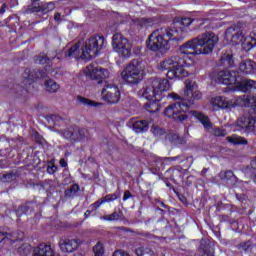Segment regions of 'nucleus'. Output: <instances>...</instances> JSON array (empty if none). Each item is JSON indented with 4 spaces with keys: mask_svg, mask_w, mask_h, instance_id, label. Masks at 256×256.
Returning <instances> with one entry per match:
<instances>
[{
    "mask_svg": "<svg viewBox=\"0 0 256 256\" xmlns=\"http://www.w3.org/2000/svg\"><path fill=\"white\" fill-rule=\"evenodd\" d=\"M183 99L181 96L177 95L176 93L168 94L170 99H174V101H179L174 104L169 105L165 111L164 115L169 117V119H174V121H187L189 115H187V111H189V104L185 103L187 101H199L203 97L201 91L197 87V83L192 81H186L185 88L182 93Z\"/></svg>",
    "mask_w": 256,
    "mask_h": 256,
    "instance_id": "1",
    "label": "nucleus"
},
{
    "mask_svg": "<svg viewBox=\"0 0 256 256\" xmlns=\"http://www.w3.org/2000/svg\"><path fill=\"white\" fill-rule=\"evenodd\" d=\"M104 43L105 39L103 36H94L83 44L81 50H79V43L70 48H65L62 56L74 57V59H93L103 49Z\"/></svg>",
    "mask_w": 256,
    "mask_h": 256,
    "instance_id": "2",
    "label": "nucleus"
},
{
    "mask_svg": "<svg viewBox=\"0 0 256 256\" xmlns=\"http://www.w3.org/2000/svg\"><path fill=\"white\" fill-rule=\"evenodd\" d=\"M171 89V84H169V80L167 79H154L148 81L140 91L139 95L147 101H161L163 99V93L165 91H169Z\"/></svg>",
    "mask_w": 256,
    "mask_h": 256,
    "instance_id": "3",
    "label": "nucleus"
},
{
    "mask_svg": "<svg viewBox=\"0 0 256 256\" xmlns=\"http://www.w3.org/2000/svg\"><path fill=\"white\" fill-rule=\"evenodd\" d=\"M143 75H145V65L139 60H134L121 72V79L130 85H137L143 81Z\"/></svg>",
    "mask_w": 256,
    "mask_h": 256,
    "instance_id": "4",
    "label": "nucleus"
},
{
    "mask_svg": "<svg viewBox=\"0 0 256 256\" xmlns=\"http://www.w3.org/2000/svg\"><path fill=\"white\" fill-rule=\"evenodd\" d=\"M165 37L166 36L161 29L155 30L150 34L146 42L147 49L154 51L155 53H167V51L171 49V45L169 44V40Z\"/></svg>",
    "mask_w": 256,
    "mask_h": 256,
    "instance_id": "5",
    "label": "nucleus"
},
{
    "mask_svg": "<svg viewBox=\"0 0 256 256\" xmlns=\"http://www.w3.org/2000/svg\"><path fill=\"white\" fill-rule=\"evenodd\" d=\"M193 23L191 18H182L174 22L169 28L160 29L163 34L168 38V41H181L183 39V32L186 27Z\"/></svg>",
    "mask_w": 256,
    "mask_h": 256,
    "instance_id": "6",
    "label": "nucleus"
},
{
    "mask_svg": "<svg viewBox=\"0 0 256 256\" xmlns=\"http://www.w3.org/2000/svg\"><path fill=\"white\" fill-rule=\"evenodd\" d=\"M196 43L200 47L198 48L200 55H210L213 53L215 45L219 43V37L215 33L206 32L196 37Z\"/></svg>",
    "mask_w": 256,
    "mask_h": 256,
    "instance_id": "7",
    "label": "nucleus"
},
{
    "mask_svg": "<svg viewBox=\"0 0 256 256\" xmlns=\"http://www.w3.org/2000/svg\"><path fill=\"white\" fill-rule=\"evenodd\" d=\"M112 47L120 57H123L124 59H129V57H131V49H133V45L129 39L123 36V34L116 33L113 35Z\"/></svg>",
    "mask_w": 256,
    "mask_h": 256,
    "instance_id": "8",
    "label": "nucleus"
},
{
    "mask_svg": "<svg viewBox=\"0 0 256 256\" xmlns=\"http://www.w3.org/2000/svg\"><path fill=\"white\" fill-rule=\"evenodd\" d=\"M195 60L193 58H179L176 62V66L173 67L170 71L167 72L168 79H185L189 77V71L185 67H192Z\"/></svg>",
    "mask_w": 256,
    "mask_h": 256,
    "instance_id": "9",
    "label": "nucleus"
},
{
    "mask_svg": "<svg viewBox=\"0 0 256 256\" xmlns=\"http://www.w3.org/2000/svg\"><path fill=\"white\" fill-rule=\"evenodd\" d=\"M226 37H231L232 45H241L244 51H251V49H253L251 38H248V36L243 33V30L228 28L226 30Z\"/></svg>",
    "mask_w": 256,
    "mask_h": 256,
    "instance_id": "10",
    "label": "nucleus"
},
{
    "mask_svg": "<svg viewBox=\"0 0 256 256\" xmlns=\"http://www.w3.org/2000/svg\"><path fill=\"white\" fill-rule=\"evenodd\" d=\"M210 79L215 83H222V85H237L239 77L235 71H220L219 73H211Z\"/></svg>",
    "mask_w": 256,
    "mask_h": 256,
    "instance_id": "11",
    "label": "nucleus"
},
{
    "mask_svg": "<svg viewBox=\"0 0 256 256\" xmlns=\"http://www.w3.org/2000/svg\"><path fill=\"white\" fill-rule=\"evenodd\" d=\"M235 107H252V109H256V99L255 97L243 96L230 101L226 100L224 109H233Z\"/></svg>",
    "mask_w": 256,
    "mask_h": 256,
    "instance_id": "12",
    "label": "nucleus"
},
{
    "mask_svg": "<svg viewBox=\"0 0 256 256\" xmlns=\"http://www.w3.org/2000/svg\"><path fill=\"white\" fill-rule=\"evenodd\" d=\"M84 74L90 79H109L111 77V72L109 70L96 67L95 65L91 64L84 69Z\"/></svg>",
    "mask_w": 256,
    "mask_h": 256,
    "instance_id": "13",
    "label": "nucleus"
},
{
    "mask_svg": "<svg viewBox=\"0 0 256 256\" xmlns=\"http://www.w3.org/2000/svg\"><path fill=\"white\" fill-rule=\"evenodd\" d=\"M102 98L106 103L114 105L115 103H119L121 92L117 86L108 85L102 90Z\"/></svg>",
    "mask_w": 256,
    "mask_h": 256,
    "instance_id": "14",
    "label": "nucleus"
},
{
    "mask_svg": "<svg viewBox=\"0 0 256 256\" xmlns=\"http://www.w3.org/2000/svg\"><path fill=\"white\" fill-rule=\"evenodd\" d=\"M234 131H243L249 133V131H256V120L251 117L242 116L234 124Z\"/></svg>",
    "mask_w": 256,
    "mask_h": 256,
    "instance_id": "15",
    "label": "nucleus"
},
{
    "mask_svg": "<svg viewBox=\"0 0 256 256\" xmlns=\"http://www.w3.org/2000/svg\"><path fill=\"white\" fill-rule=\"evenodd\" d=\"M181 55H187L185 59H189V55H193L194 57L196 55H201L199 52L198 44L196 38H193L191 40H188L186 43H184L180 49H179Z\"/></svg>",
    "mask_w": 256,
    "mask_h": 256,
    "instance_id": "16",
    "label": "nucleus"
},
{
    "mask_svg": "<svg viewBox=\"0 0 256 256\" xmlns=\"http://www.w3.org/2000/svg\"><path fill=\"white\" fill-rule=\"evenodd\" d=\"M79 245H81V240L79 239H61L59 241V248L64 253H73V251H77L79 248Z\"/></svg>",
    "mask_w": 256,
    "mask_h": 256,
    "instance_id": "17",
    "label": "nucleus"
},
{
    "mask_svg": "<svg viewBox=\"0 0 256 256\" xmlns=\"http://www.w3.org/2000/svg\"><path fill=\"white\" fill-rule=\"evenodd\" d=\"M177 61H179V56H174L171 58H165L158 63L159 71H171L173 67H176Z\"/></svg>",
    "mask_w": 256,
    "mask_h": 256,
    "instance_id": "18",
    "label": "nucleus"
},
{
    "mask_svg": "<svg viewBox=\"0 0 256 256\" xmlns=\"http://www.w3.org/2000/svg\"><path fill=\"white\" fill-rule=\"evenodd\" d=\"M85 135H87V130L85 129H75L73 130H65L63 132V136L66 139H72V141H79L81 139H83V137H85Z\"/></svg>",
    "mask_w": 256,
    "mask_h": 256,
    "instance_id": "19",
    "label": "nucleus"
},
{
    "mask_svg": "<svg viewBox=\"0 0 256 256\" xmlns=\"http://www.w3.org/2000/svg\"><path fill=\"white\" fill-rule=\"evenodd\" d=\"M32 256H55V251L50 245L40 244L34 249Z\"/></svg>",
    "mask_w": 256,
    "mask_h": 256,
    "instance_id": "20",
    "label": "nucleus"
},
{
    "mask_svg": "<svg viewBox=\"0 0 256 256\" xmlns=\"http://www.w3.org/2000/svg\"><path fill=\"white\" fill-rule=\"evenodd\" d=\"M255 69H256V64L251 60H244L239 65V71L244 75H251V73H253Z\"/></svg>",
    "mask_w": 256,
    "mask_h": 256,
    "instance_id": "21",
    "label": "nucleus"
},
{
    "mask_svg": "<svg viewBox=\"0 0 256 256\" xmlns=\"http://www.w3.org/2000/svg\"><path fill=\"white\" fill-rule=\"evenodd\" d=\"M129 123L132 125V129L135 133H145V131L149 130V123L145 120H130Z\"/></svg>",
    "mask_w": 256,
    "mask_h": 256,
    "instance_id": "22",
    "label": "nucleus"
},
{
    "mask_svg": "<svg viewBox=\"0 0 256 256\" xmlns=\"http://www.w3.org/2000/svg\"><path fill=\"white\" fill-rule=\"evenodd\" d=\"M191 115L195 117V119H198V121H200L204 129L209 130L213 127V125L211 124V120H209V117H207L205 114L197 111H192Z\"/></svg>",
    "mask_w": 256,
    "mask_h": 256,
    "instance_id": "23",
    "label": "nucleus"
},
{
    "mask_svg": "<svg viewBox=\"0 0 256 256\" xmlns=\"http://www.w3.org/2000/svg\"><path fill=\"white\" fill-rule=\"evenodd\" d=\"M23 237L24 234L21 231L12 233L0 232V243L5 241V239H10L11 241H22Z\"/></svg>",
    "mask_w": 256,
    "mask_h": 256,
    "instance_id": "24",
    "label": "nucleus"
},
{
    "mask_svg": "<svg viewBox=\"0 0 256 256\" xmlns=\"http://www.w3.org/2000/svg\"><path fill=\"white\" fill-rule=\"evenodd\" d=\"M225 98L221 96H215L210 100V105L213 111H219L221 109H225Z\"/></svg>",
    "mask_w": 256,
    "mask_h": 256,
    "instance_id": "25",
    "label": "nucleus"
},
{
    "mask_svg": "<svg viewBox=\"0 0 256 256\" xmlns=\"http://www.w3.org/2000/svg\"><path fill=\"white\" fill-rule=\"evenodd\" d=\"M44 87L48 93H57V91L61 89L59 84H57V82L51 79L45 81Z\"/></svg>",
    "mask_w": 256,
    "mask_h": 256,
    "instance_id": "26",
    "label": "nucleus"
},
{
    "mask_svg": "<svg viewBox=\"0 0 256 256\" xmlns=\"http://www.w3.org/2000/svg\"><path fill=\"white\" fill-rule=\"evenodd\" d=\"M227 142L232 143V145H247V140L237 135H232L230 137H227Z\"/></svg>",
    "mask_w": 256,
    "mask_h": 256,
    "instance_id": "27",
    "label": "nucleus"
},
{
    "mask_svg": "<svg viewBox=\"0 0 256 256\" xmlns=\"http://www.w3.org/2000/svg\"><path fill=\"white\" fill-rule=\"evenodd\" d=\"M78 103H81V105H85L86 107H99V105H101V103H96L93 100L84 98L82 96H78Z\"/></svg>",
    "mask_w": 256,
    "mask_h": 256,
    "instance_id": "28",
    "label": "nucleus"
},
{
    "mask_svg": "<svg viewBox=\"0 0 256 256\" xmlns=\"http://www.w3.org/2000/svg\"><path fill=\"white\" fill-rule=\"evenodd\" d=\"M159 100H152L151 102L146 103L145 107L146 110H148L149 113H157V111H159Z\"/></svg>",
    "mask_w": 256,
    "mask_h": 256,
    "instance_id": "29",
    "label": "nucleus"
},
{
    "mask_svg": "<svg viewBox=\"0 0 256 256\" xmlns=\"http://www.w3.org/2000/svg\"><path fill=\"white\" fill-rule=\"evenodd\" d=\"M137 256H155V252L151 248L139 247L136 249Z\"/></svg>",
    "mask_w": 256,
    "mask_h": 256,
    "instance_id": "30",
    "label": "nucleus"
},
{
    "mask_svg": "<svg viewBox=\"0 0 256 256\" xmlns=\"http://www.w3.org/2000/svg\"><path fill=\"white\" fill-rule=\"evenodd\" d=\"M219 177L222 181H226V183H229V181H235V174H233V171L220 172Z\"/></svg>",
    "mask_w": 256,
    "mask_h": 256,
    "instance_id": "31",
    "label": "nucleus"
},
{
    "mask_svg": "<svg viewBox=\"0 0 256 256\" xmlns=\"http://www.w3.org/2000/svg\"><path fill=\"white\" fill-rule=\"evenodd\" d=\"M93 252L94 256H104L105 255V249L103 248V244L98 242L94 247H93Z\"/></svg>",
    "mask_w": 256,
    "mask_h": 256,
    "instance_id": "32",
    "label": "nucleus"
},
{
    "mask_svg": "<svg viewBox=\"0 0 256 256\" xmlns=\"http://www.w3.org/2000/svg\"><path fill=\"white\" fill-rule=\"evenodd\" d=\"M101 221H118L119 213L113 212L112 214L104 215L100 217Z\"/></svg>",
    "mask_w": 256,
    "mask_h": 256,
    "instance_id": "33",
    "label": "nucleus"
},
{
    "mask_svg": "<svg viewBox=\"0 0 256 256\" xmlns=\"http://www.w3.org/2000/svg\"><path fill=\"white\" fill-rule=\"evenodd\" d=\"M201 252L203 253L202 256H213V250L209 248V246H204L203 247V242H201V247H200Z\"/></svg>",
    "mask_w": 256,
    "mask_h": 256,
    "instance_id": "34",
    "label": "nucleus"
},
{
    "mask_svg": "<svg viewBox=\"0 0 256 256\" xmlns=\"http://www.w3.org/2000/svg\"><path fill=\"white\" fill-rule=\"evenodd\" d=\"M222 61H227L228 65L233 66V64L235 63V61L233 60V55L231 54H224L222 56Z\"/></svg>",
    "mask_w": 256,
    "mask_h": 256,
    "instance_id": "35",
    "label": "nucleus"
},
{
    "mask_svg": "<svg viewBox=\"0 0 256 256\" xmlns=\"http://www.w3.org/2000/svg\"><path fill=\"white\" fill-rule=\"evenodd\" d=\"M55 9V4L53 2L47 3L43 6V13H49V11H53Z\"/></svg>",
    "mask_w": 256,
    "mask_h": 256,
    "instance_id": "36",
    "label": "nucleus"
},
{
    "mask_svg": "<svg viewBox=\"0 0 256 256\" xmlns=\"http://www.w3.org/2000/svg\"><path fill=\"white\" fill-rule=\"evenodd\" d=\"M214 135L216 137H225V135H227V131H225V129L216 128L214 130Z\"/></svg>",
    "mask_w": 256,
    "mask_h": 256,
    "instance_id": "37",
    "label": "nucleus"
},
{
    "mask_svg": "<svg viewBox=\"0 0 256 256\" xmlns=\"http://www.w3.org/2000/svg\"><path fill=\"white\" fill-rule=\"evenodd\" d=\"M103 203H106L105 198L102 200H98L94 204H92L91 209H93L94 211H97V209H99V207H101V205H103Z\"/></svg>",
    "mask_w": 256,
    "mask_h": 256,
    "instance_id": "38",
    "label": "nucleus"
},
{
    "mask_svg": "<svg viewBox=\"0 0 256 256\" xmlns=\"http://www.w3.org/2000/svg\"><path fill=\"white\" fill-rule=\"evenodd\" d=\"M248 39H250V42L252 44V48L255 47V45H256V31L251 32L250 35L248 36Z\"/></svg>",
    "mask_w": 256,
    "mask_h": 256,
    "instance_id": "39",
    "label": "nucleus"
},
{
    "mask_svg": "<svg viewBox=\"0 0 256 256\" xmlns=\"http://www.w3.org/2000/svg\"><path fill=\"white\" fill-rule=\"evenodd\" d=\"M112 256H131L125 250H116Z\"/></svg>",
    "mask_w": 256,
    "mask_h": 256,
    "instance_id": "40",
    "label": "nucleus"
},
{
    "mask_svg": "<svg viewBox=\"0 0 256 256\" xmlns=\"http://www.w3.org/2000/svg\"><path fill=\"white\" fill-rule=\"evenodd\" d=\"M117 199V195L115 194H112V195H107L105 198H104V201L106 203H109V201H116Z\"/></svg>",
    "mask_w": 256,
    "mask_h": 256,
    "instance_id": "41",
    "label": "nucleus"
},
{
    "mask_svg": "<svg viewBox=\"0 0 256 256\" xmlns=\"http://www.w3.org/2000/svg\"><path fill=\"white\" fill-rule=\"evenodd\" d=\"M135 23L136 25H140V27H145V25H147V19L136 20Z\"/></svg>",
    "mask_w": 256,
    "mask_h": 256,
    "instance_id": "42",
    "label": "nucleus"
},
{
    "mask_svg": "<svg viewBox=\"0 0 256 256\" xmlns=\"http://www.w3.org/2000/svg\"><path fill=\"white\" fill-rule=\"evenodd\" d=\"M131 197H133V195L131 194V192L129 190H126L124 192V196H123V201H127V199H131Z\"/></svg>",
    "mask_w": 256,
    "mask_h": 256,
    "instance_id": "43",
    "label": "nucleus"
},
{
    "mask_svg": "<svg viewBox=\"0 0 256 256\" xmlns=\"http://www.w3.org/2000/svg\"><path fill=\"white\" fill-rule=\"evenodd\" d=\"M71 193H77L79 191V185L74 184L72 185V187L70 188Z\"/></svg>",
    "mask_w": 256,
    "mask_h": 256,
    "instance_id": "44",
    "label": "nucleus"
},
{
    "mask_svg": "<svg viewBox=\"0 0 256 256\" xmlns=\"http://www.w3.org/2000/svg\"><path fill=\"white\" fill-rule=\"evenodd\" d=\"M56 171H57V167H55V166H48V168H47V172L50 174H53Z\"/></svg>",
    "mask_w": 256,
    "mask_h": 256,
    "instance_id": "45",
    "label": "nucleus"
},
{
    "mask_svg": "<svg viewBox=\"0 0 256 256\" xmlns=\"http://www.w3.org/2000/svg\"><path fill=\"white\" fill-rule=\"evenodd\" d=\"M55 21H61V14L56 13L54 16Z\"/></svg>",
    "mask_w": 256,
    "mask_h": 256,
    "instance_id": "46",
    "label": "nucleus"
},
{
    "mask_svg": "<svg viewBox=\"0 0 256 256\" xmlns=\"http://www.w3.org/2000/svg\"><path fill=\"white\" fill-rule=\"evenodd\" d=\"M250 245L249 244H244L243 246H242V249L244 250V251H249V249H250Z\"/></svg>",
    "mask_w": 256,
    "mask_h": 256,
    "instance_id": "47",
    "label": "nucleus"
},
{
    "mask_svg": "<svg viewBox=\"0 0 256 256\" xmlns=\"http://www.w3.org/2000/svg\"><path fill=\"white\" fill-rule=\"evenodd\" d=\"M151 131H152V133H154V135H157V132L159 131V128L153 126Z\"/></svg>",
    "mask_w": 256,
    "mask_h": 256,
    "instance_id": "48",
    "label": "nucleus"
},
{
    "mask_svg": "<svg viewBox=\"0 0 256 256\" xmlns=\"http://www.w3.org/2000/svg\"><path fill=\"white\" fill-rule=\"evenodd\" d=\"M60 165H61V167H65L67 165V161H65V159L62 158L60 160Z\"/></svg>",
    "mask_w": 256,
    "mask_h": 256,
    "instance_id": "49",
    "label": "nucleus"
},
{
    "mask_svg": "<svg viewBox=\"0 0 256 256\" xmlns=\"http://www.w3.org/2000/svg\"><path fill=\"white\" fill-rule=\"evenodd\" d=\"M7 5L3 4L2 8L0 10V13H5V9H6Z\"/></svg>",
    "mask_w": 256,
    "mask_h": 256,
    "instance_id": "50",
    "label": "nucleus"
},
{
    "mask_svg": "<svg viewBox=\"0 0 256 256\" xmlns=\"http://www.w3.org/2000/svg\"><path fill=\"white\" fill-rule=\"evenodd\" d=\"M40 63H47V58H42V59L40 60Z\"/></svg>",
    "mask_w": 256,
    "mask_h": 256,
    "instance_id": "51",
    "label": "nucleus"
},
{
    "mask_svg": "<svg viewBox=\"0 0 256 256\" xmlns=\"http://www.w3.org/2000/svg\"><path fill=\"white\" fill-rule=\"evenodd\" d=\"M180 201H182V203H187V199H185V197L180 198Z\"/></svg>",
    "mask_w": 256,
    "mask_h": 256,
    "instance_id": "52",
    "label": "nucleus"
},
{
    "mask_svg": "<svg viewBox=\"0 0 256 256\" xmlns=\"http://www.w3.org/2000/svg\"><path fill=\"white\" fill-rule=\"evenodd\" d=\"M26 79L30 80V81H33V76L32 75H29Z\"/></svg>",
    "mask_w": 256,
    "mask_h": 256,
    "instance_id": "53",
    "label": "nucleus"
},
{
    "mask_svg": "<svg viewBox=\"0 0 256 256\" xmlns=\"http://www.w3.org/2000/svg\"><path fill=\"white\" fill-rule=\"evenodd\" d=\"M90 214H91V211L89 210L85 212V215H90Z\"/></svg>",
    "mask_w": 256,
    "mask_h": 256,
    "instance_id": "54",
    "label": "nucleus"
},
{
    "mask_svg": "<svg viewBox=\"0 0 256 256\" xmlns=\"http://www.w3.org/2000/svg\"><path fill=\"white\" fill-rule=\"evenodd\" d=\"M254 183H256V176L254 177Z\"/></svg>",
    "mask_w": 256,
    "mask_h": 256,
    "instance_id": "55",
    "label": "nucleus"
},
{
    "mask_svg": "<svg viewBox=\"0 0 256 256\" xmlns=\"http://www.w3.org/2000/svg\"><path fill=\"white\" fill-rule=\"evenodd\" d=\"M27 73H29V71H26V72H25V75H27Z\"/></svg>",
    "mask_w": 256,
    "mask_h": 256,
    "instance_id": "56",
    "label": "nucleus"
}]
</instances>
